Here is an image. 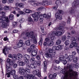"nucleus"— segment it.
Segmentation results:
<instances>
[{"instance_id":"obj_61","label":"nucleus","mask_w":79,"mask_h":79,"mask_svg":"<svg viewBox=\"0 0 79 79\" xmlns=\"http://www.w3.org/2000/svg\"><path fill=\"white\" fill-rule=\"evenodd\" d=\"M63 63L64 64H67V61L66 60H63Z\"/></svg>"},{"instance_id":"obj_29","label":"nucleus","mask_w":79,"mask_h":79,"mask_svg":"<svg viewBox=\"0 0 79 79\" xmlns=\"http://www.w3.org/2000/svg\"><path fill=\"white\" fill-rule=\"evenodd\" d=\"M12 60L14 61H16V60H18V56L17 55L14 54L13 55Z\"/></svg>"},{"instance_id":"obj_44","label":"nucleus","mask_w":79,"mask_h":79,"mask_svg":"<svg viewBox=\"0 0 79 79\" xmlns=\"http://www.w3.org/2000/svg\"><path fill=\"white\" fill-rule=\"evenodd\" d=\"M9 19L10 20H12L14 19V15L11 14L9 15Z\"/></svg>"},{"instance_id":"obj_22","label":"nucleus","mask_w":79,"mask_h":79,"mask_svg":"<svg viewBox=\"0 0 79 79\" xmlns=\"http://www.w3.org/2000/svg\"><path fill=\"white\" fill-rule=\"evenodd\" d=\"M25 77L27 79H34V76L32 74H29L26 77Z\"/></svg>"},{"instance_id":"obj_3","label":"nucleus","mask_w":79,"mask_h":79,"mask_svg":"<svg viewBox=\"0 0 79 79\" xmlns=\"http://www.w3.org/2000/svg\"><path fill=\"white\" fill-rule=\"evenodd\" d=\"M30 61L31 63V64L30 65L27 64V68H36L37 64L38 66H40L41 64L40 61H37L35 60V58L34 57H32L30 59ZM32 62H34V63H32Z\"/></svg>"},{"instance_id":"obj_26","label":"nucleus","mask_w":79,"mask_h":79,"mask_svg":"<svg viewBox=\"0 0 79 79\" xmlns=\"http://www.w3.org/2000/svg\"><path fill=\"white\" fill-rule=\"evenodd\" d=\"M31 39H33V42L34 44H36L37 43V39L35 38V35H34L33 37H32Z\"/></svg>"},{"instance_id":"obj_27","label":"nucleus","mask_w":79,"mask_h":79,"mask_svg":"<svg viewBox=\"0 0 79 79\" xmlns=\"http://www.w3.org/2000/svg\"><path fill=\"white\" fill-rule=\"evenodd\" d=\"M37 51L35 50H34L31 52V55L32 56H35L37 55Z\"/></svg>"},{"instance_id":"obj_50","label":"nucleus","mask_w":79,"mask_h":79,"mask_svg":"<svg viewBox=\"0 0 79 79\" xmlns=\"http://www.w3.org/2000/svg\"><path fill=\"white\" fill-rule=\"evenodd\" d=\"M18 12L20 14V15H24L25 14L24 12L23 11H19Z\"/></svg>"},{"instance_id":"obj_5","label":"nucleus","mask_w":79,"mask_h":79,"mask_svg":"<svg viewBox=\"0 0 79 79\" xmlns=\"http://www.w3.org/2000/svg\"><path fill=\"white\" fill-rule=\"evenodd\" d=\"M19 73L21 75H23L25 77H26L27 74H30L31 73V70L27 68L25 70L23 68H20L19 70Z\"/></svg>"},{"instance_id":"obj_36","label":"nucleus","mask_w":79,"mask_h":79,"mask_svg":"<svg viewBox=\"0 0 79 79\" xmlns=\"http://www.w3.org/2000/svg\"><path fill=\"white\" fill-rule=\"evenodd\" d=\"M25 44L26 45H27V46H29L31 45V42H30V40H27L25 42Z\"/></svg>"},{"instance_id":"obj_41","label":"nucleus","mask_w":79,"mask_h":79,"mask_svg":"<svg viewBox=\"0 0 79 79\" xmlns=\"http://www.w3.org/2000/svg\"><path fill=\"white\" fill-rule=\"evenodd\" d=\"M77 60H78V58L77 57H75L73 58V61L74 63H76L77 61Z\"/></svg>"},{"instance_id":"obj_6","label":"nucleus","mask_w":79,"mask_h":79,"mask_svg":"<svg viewBox=\"0 0 79 79\" xmlns=\"http://www.w3.org/2000/svg\"><path fill=\"white\" fill-rule=\"evenodd\" d=\"M43 4L42 3L40 2H38L36 3V1L34 0L33 2H31V5L33 6H40L42 5H49L50 4L48 2V0H44L43 1Z\"/></svg>"},{"instance_id":"obj_51","label":"nucleus","mask_w":79,"mask_h":79,"mask_svg":"<svg viewBox=\"0 0 79 79\" xmlns=\"http://www.w3.org/2000/svg\"><path fill=\"white\" fill-rule=\"evenodd\" d=\"M30 48L31 49H34V48H35V46L34 44H32L30 47Z\"/></svg>"},{"instance_id":"obj_25","label":"nucleus","mask_w":79,"mask_h":79,"mask_svg":"<svg viewBox=\"0 0 79 79\" xmlns=\"http://www.w3.org/2000/svg\"><path fill=\"white\" fill-rule=\"evenodd\" d=\"M17 60L22 59V58H23V56L21 53H19L17 54Z\"/></svg>"},{"instance_id":"obj_57","label":"nucleus","mask_w":79,"mask_h":79,"mask_svg":"<svg viewBox=\"0 0 79 79\" xmlns=\"http://www.w3.org/2000/svg\"><path fill=\"white\" fill-rule=\"evenodd\" d=\"M68 58V55L66 54L64 56V59H65V60H67Z\"/></svg>"},{"instance_id":"obj_9","label":"nucleus","mask_w":79,"mask_h":79,"mask_svg":"<svg viewBox=\"0 0 79 79\" xmlns=\"http://www.w3.org/2000/svg\"><path fill=\"white\" fill-rule=\"evenodd\" d=\"M51 17V13H49L48 14L46 15L45 14H41L40 15L39 20L40 22L43 21L44 18H47L48 19H49Z\"/></svg>"},{"instance_id":"obj_1","label":"nucleus","mask_w":79,"mask_h":79,"mask_svg":"<svg viewBox=\"0 0 79 79\" xmlns=\"http://www.w3.org/2000/svg\"><path fill=\"white\" fill-rule=\"evenodd\" d=\"M73 67H74L75 68H79V64L78 63H76L75 64H69L68 63L67 64V70L64 69L60 71V73L63 74H67V76L69 77H77V72L73 71Z\"/></svg>"},{"instance_id":"obj_45","label":"nucleus","mask_w":79,"mask_h":79,"mask_svg":"<svg viewBox=\"0 0 79 79\" xmlns=\"http://www.w3.org/2000/svg\"><path fill=\"white\" fill-rule=\"evenodd\" d=\"M56 3L57 5H61V2L59 0H57L56 2Z\"/></svg>"},{"instance_id":"obj_7","label":"nucleus","mask_w":79,"mask_h":79,"mask_svg":"<svg viewBox=\"0 0 79 79\" xmlns=\"http://www.w3.org/2000/svg\"><path fill=\"white\" fill-rule=\"evenodd\" d=\"M10 64L8 63L6 65V70L8 73L13 76L16 74V71L15 70H11V68L10 66Z\"/></svg>"},{"instance_id":"obj_10","label":"nucleus","mask_w":79,"mask_h":79,"mask_svg":"<svg viewBox=\"0 0 79 79\" xmlns=\"http://www.w3.org/2000/svg\"><path fill=\"white\" fill-rule=\"evenodd\" d=\"M77 39V37H75V38H74L73 41H72V43H71L70 46V48H73V47H76L77 46L78 44L76 40Z\"/></svg>"},{"instance_id":"obj_8","label":"nucleus","mask_w":79,"mask_h":79,"mask_svg":"<svg viewBox=\"0 0 79 79\" xmlns=\"http://www.w3.org/2000/svg\"><path fill=\"white\" fill-rule=\"evenodd\" d=\"M48 52L49 53H51V54H49L48 52H46L45 54V56L46 57L48 58V57H50V58H52V57H55V54L56 52H53V50L51 48H49L48 49Z\"/></svg>"},{"instance_id":"obj_18","label":"nucleus","mask_w":79,"mask_h":79,"mask_svg":"<svg viewBox=\"0 0 79 79\" xmlns=\"http://www.w3.org/2000/svg\"><path fill=\"white\" fill-rule=\"evenodd\" d=\"M8 47L6 46H5L4 47L3 50V53L5 55L9 53V52L8 51Z\"/></svg>"},{"instance_id":"obj_54","label":"nucleus","mask_w":79,"mask_h":79,"mask_svg":"<svg viewBox=\"0 0 79 79\" xmlns=\"http://www.w3.org/2000/svg\"><path fill=\"white\" fill-rule=\"evenodd\" d=\"M41 30L42 33H44V27H42L40 28Z\"/></svg>"},{"instance_id":"obj_31","label":"nucleus","mask_w":79,"mask_h":79,"mask_svg":"<svg viewBox=\"0 0 79 79\" xmlns=\"http://www.w3.org/2000/svg\"><path fill=\"white\" fill-rule=\"evenodd\" d=\"M64 76L62 77H61V79H69V77L67 76V73H66V74H64Z\"/></svg>"},{"instance_id":"obj_28","label":"nucleus","mask_w":79,"mask_h":79,"mask_svg":"<svg viewBox=\"0 0 79 79\" xmlns=\"http://www.w3.org/2000/svg\"><path fill=\"white\" fill-rule=\"evenodd\" d=\"M23 11L25 12V13H31L32 12V11L31 10L27 9H23Z\"/></svg>"},{"instance_id":"obj_43","label":"nucleus","mask_w":79,"mask_h":79,"mask_svg":"<svg viewBox=\"0 0 79 79\" xmlns=\"http://www.w3.org/2000/svg\"><path fill=\"white\" fill-rule=\"evenodd\" d=\"M67 22L68 24H70L71 23V19H70V17H69L67 19Z\"/></svg>"},{"instance_id":"obj_52","label":"nucleus","mask_w":79,"mask_h":79,"mask_svg":"<svg viewBox=\"0 0 79 79\" xmlns=\"http://www.w3.org/2000/svg\"><path fill=\"white\" fill-rule=\"evenodd\" d=\"M76 52L74 51H73L72 53V56H76Z\"/></svg>"},{"instance_id":"obj_39","label":"nucleus","mask_w":79,"mask_h":79,"mask_svg":"<svg viewBox=\"0 0 79 79\" xmlns=\"http://www.w3.org/2000/svg\"><path fill=\"white\" fill-rule=\"evenodd\" d=\"M66 38V35H63L62 37V40H63V41H65Z\"/></svg>"},{"instance_id":"obj_53","label":"nucleus","mask_w":79,"mask_h":79,"mask_svg":"<svg viewBox=\"0 0 79 79\" xmlns=\"http://www.w3.org/2000/svg\"><path fill=\"white\" fill-rule=\"evenodd\" d=\"M14 2V0H8V2L9 3H13Z\"/></svg>"},{"instance_id":"obj_55","label":"nucleus","mask_w":79,"mask_h":79,"mask_svg":"<svg viewBox=\"0 0 79 79\" xmlns=\"http://www.w3.org/2000/svg\"><path fill=\"white\" fill-rule=\"evenodd\" d=\"M34 19V21L37 22L38 21V19H39V16L35 18Z\"/></svg>"},{"instance_id":"obj_56","label":"nucleus","mask_w":79,"mask_h":79,"mask_svg":"<svg viewBox=\"0 0 79 79\" xmlns=\"http://www.w3.org/2000/svg\"><path fill=\"white\" fill-rule=\"evenodd\" d=\"M13 77L14 78V79H18V75H13Z\"/></svg>"},{"instance_id":"obj_46","label":"nucleus","mask_w":79,"mask_h":79,"mask_svg":"<svg viewBox=\"0 0 79 79\" xmlns=\"http://www.w3.org/2000/svg\"><path fill=\"white\" fill-rule=\"evenodd\" d=\"M17 24V22H13V24H12L13 27H15L16 26Z\"/></svg>"},{"instance_id":"obj_2","label":"nucleus","mask_w":79,"mask_h":79,"mask_svg":"<svg viewBox=\"0 0 79 79\" xmlns=\"http://www.w3.org/2000/svg\"><path fill=\"white\" fill-rule=\"evenodd\" d=\"M5 12L3 11L0 13V27L6 28L9 25L8 23L10 22L9 19L7 17L4 15Z\"/></svg>"},{"instance_id":"obj_42","label":"nucleus","mask_w":79,"mask_h":79,"mask_svg":"<svg viewBox=\"0 0 79 79\" xmlns=\"http://www.w3.org/2000/svg\"><path fill=\"white\" fill-rule=\"evenodd\" d=\"M66 38H67V39H68V40H69V39H71L73 40H74V38H75V37H73L71 38V36H70L69 35H68L67 36V37H66Z\"/></svg>"},{"instance_id":"obj_64","label":"nucleus","mask_w":79,"mask_h":79,"mask_svg":"<svg viewBox=\"0 0 79 79\" xmlns=\"http://www.w3.org/2000/svg\"><path fill=\"white\" fill-rule=\"evenodd\" d=\"M77 51L78 53L79 54V47L77 46L76 48Z\"/></svg>"},{"instance_id":"obj_20","label":"nucleus","mask_w":79,"mask_h":79,"mask_svg":"<svg viewBox=\"0 0 79 79\" xmlns=\"http://www.w3.org/2000/svg\"><path fill=\"white\" fill-rule=\"evenodd\" d=\"M55 16L56 19H58L59 20L62 19V16L60 15V14L58 12L56 13Z\"/></svg>"},{"instance_id":"obj_59","label":"nucleus","mask_w":79,"mask_h":79,"mask_svg":"<svg viewBox=\"0 0 79 79\" xmlns=\"http://www.w3.org/2000/svg\"><path fill=\"white\" fill-rule=\"evenodd\" d=\"M14 8H15V10H16L17 11H19L21 10V9L19 7H14Z\"/></svg>"},{"instance_id":"obj_37","label":"nucleus","mask_w":79,"mask_h":79,"mask_svg":"<svg viewBox=\"0 0 79 79\" xmlns=\"http://www.w3.org/2000/svg\"><path fill=\"white\" fill-rule=\"evenodd\" d=\"M64 44L66 46H68L70 44V41L69 40H66Z\"/></svg>"},{"instance_id":"obj_23","label":"nucleus","mask_w":79,"mask_h":79,"mask_svg":"<svg viewBox=\"0 0 79 79\" xmlns=\"http://www.w3.org/2000/svg\"><path fill=\"white\" fill-rule=\"evenodd\" d=\"M79 2L78 1H74L72 4L73 7H76L77 5H79Z\"/></svg>"},{"instance_id":"obj_60","label":"nucleus","mask_w":79,"mask_h":79,"mask_svg":"<svg viewBox=\"0 0 79 79\" xmlns=\"http://www.w3.org/2000/svg\"><path fill=\"white\" fill-rule=\"evenodd\" d=\"M7 2V0H2V3L4 4H5Z\"/></svg>"},{"instance_id":"obj_47","label":"nucleus","mask_w":79,"mask_h":79,"mask_svg":"<svg viewBox=\"0 0 79 79\" xmlns=\"http://www.w3.org/2000/svg\"><path fill=\"white\" fill-rule=\"evenodd\" d=\"M63 60H64V56H61L59 57L60 61H63Z\"/></svg>"},{"instance_id":"obj_34","label":"nucleus","mask_w":79,"mask_h":79,"mask_svg":"<svg viewBox=\"0 0 79 79\" xmlns=\"http://www.w3.org/2000/svg\"><path fill=\"white\" fill-rule=\"evenodd\" d=\"M4 10L5 11H8L10 10V6H6L4 7Z\"/></svg>"},{"instance_id":"obj_13","label":"nucleus","mask_w":79,"mask_h":79,"mask_svg":"<svg viewBox=\"0 0 79 79\" xmlns=\"http://www.w3.org/2000/svg\"><path fill=\"white\" fill-rule=\"evenodd\" d=\"M24 45V44L23 43V41L21 40H19V42L17 43V46L18 48L23 47Z\"/></svg>"},{"instance_id":"obj_11","label":"nucleus","mask_w":79,"mask_h":79,"mask_svg":"<svg viewBox=\"0 0 79 79\" xmlns=\"http://www.w3.org/2000/svg\"><path fill=\"white\" fill-rule=\"evenodd\" d=\"M45 40L47 43L48 46L49 47H52V46H53L54 45V42L51 40H50L48 38H46Z\"/></svg>"},{"instance_id":"obj_21","label":"nucleus","mask_w":79,"mask_h":79,"mask_svg":"<svg viewBox=\"0 0 79 79\" xmlns=\"http://www.w3.org/2000/svg\"><path fill=\"white\" fill-rule=\"evenodd\" d=\"M40 14V12H35L32 14V16L33 18H36V17H38Z\"/></svg>"},{"instance_id":"obj_63","label":"nucleus","mask_w":79,"mask_h":79,"mask_svg":"<svg viewBox=\"0 0 79 79\" xmlns=\"http://www.w3.org/2000/svg\"><path fill=\"white\" fill-rule=\"evenodd\" d=\"M57 47L56 46H53L52 48L53 50H56Z\"/></svg>"},{"instance_id":"obj_17","label":"nucleus","mask_w":79,"mask_h":79,"mask_svg":"<svg viewBox=\"0 0 79 79\" xmlns=\"http://www.w3.org/2000/svg\"><path fill=\"white\" fill-rule=\"evenodd\" d=\"M26 35L27 37L32 38V37H33L34 35V33L33 32H30L27 33H26Z\"/></svg>"},{"instance_id":"obj_48","label":"nucleus","mask_w":79,"mask_h":79,"mask_svg":"<svg viewBox=\"0 0 79 79\" xmlns=\"http://www.w3.org/2000/svg\"><path fill=\"white\" fill-rule=\"evenodd\" d=\"M28 21L29 22H32V19L31 17H29L27 19Z\"/></svg>"},{"instance_id":"obj_33","label":"nucleus","mask_w":79,"mask_h":79,"mask_svg":"<svg viewBox=\"0 0 79 79\" xmlns=\"http://www.w3.org/2000/svg\"><path fill=\"white\" fill-rule=\"evenodd\" d=\"M17 63L20 66H24V63L20 60L18 61L17 62Z\"/></svg>"},{"instance_id":"obj_16","label":"nucleus","mask_w":79,"mask_h":79,"mask_svg":"<svg viewBox=\"0 0 79 79\" xmlns=\"http://www.w3.org/2000/svg\"><path fill=\"white\" fill-rule=\"evenodd\" d=\"M15 6H17V7H19L20 8H24V5L23 3H19V2H16L15 3Z\"/></svg>"},{"instance_id":"obj_62","label":"nucleus","mask_w":79,"mask_h":79,"mask_svg":"<svg viewBox=\"0 0 79 79\" xmlns=\"http://www.w3.org/2000/svg\"><path fill=\"white\" fill-rule=\"evenodd\" d=\"M69 79H79L77 78V77H69Z\"/></svg>"},{"instance_id":"obj_12","label":"nucleus","mask_w":79,"mask_h":79,"mask_svg":"<svg viewBox=\"0 0 79 79\" xmlns=\"http://www.w3.org/2000/svg\"><path fill=\"white\" fill-rule=\"evenodd\" d=\"M30 58V56L25 54L23 56V60L24 63L26 64H28L29 63V60H28Z\"/></svg>"},{"instance_id":"obj_32","label":"nucleus","mask_w":79,"mask_h":79,"mask_svg":"<svg viewBox=\"0 0 79 79\" xmlns=\"http://www.w3.org/2000/svg\"><path fill=\"white\" fill-rule=\"evenodd\" d=\"M44 72H46V71H47V63L46 61H44Z\"/></svg>"},{"instance_id":"obj_40","label":"nucleus","mask_w":79,"mask_h":79,"mask_svg":"<svg viewBox=\"0 0 79 79\" xmlns=\"http://www.w3.org/2000/svg\"><path fill=\"white\" fill-rule=\"evenodd\" d=\"M61 43V40H58L56 42V45H60Z\"/></svg>"},{"instance_id":"obj_38","label":"nucleus","mask_w":79,"mask_h":79,"mask_svg":"<svg viewBox=\"0 0 79 79\" xmlns=\"http://www.w3.org/2000/svg\"><path fill=\"white\" fill-rule=\"evenodd\" d=\"M54 70H60L61 69V68L60 67V66H58L57 67L56 66H55L54 67Z\"/></svg>"},{"instance_id":"obj_30","label":"nucleus","mask_w":79,"mask_h":79,"mask_svg":"<svg viewBox=\"0 0 79 79\" xmlns=\"http://www.w3.org/2000/svg\"><path fill=\"white\" fill-rule=\"evenodd\" d=\"M56 47V50H61V49L63 48L64 46L63 45H60Z\"/></svg>"},{"instance_id":"obj_24","label":"nucleus","mask_w":79,"mask_h":79,"mask_svg":"<svg viewBox=\"0 0 79 79\" xmlns=\"http://www.w3.org/2000/svg\"><path fill=\"white\" fill-rule=\"evenodd\" d=\"M73 59V56L72 55H69L68 56L67 60L68 62H70V61H72Z\"/></svg>"},{"instance_id":"obj_58","label":"nucleus","mask_w":79,"mask_h":79,"mask_svg":"<svg viewBox=\"0 0 79 79\" xmlns=\"http://www.w3.org/2000/svg\"><path fill=\"white\" fill-rule=\"evenodd\" d=\"M44 7H41L39 8H37V11H39L40 10H42V9H44Z\"/></svg>"},{"instance_id":"obj_49","label":"nucleus","mask_w":79,"mask_h":79,"mask_svg":"<svg viewBox=\"0 0 79 79\" xmlns=\"http://www.w3.org/2000/svg\"><path fill=\"white\" fill-rule=\"evenodd\" d=\"M75 12V10L73 8H72L70 10H69V13H74Z\"/></svg>"},{"instance_id":"obj_19","label":"nucleus","mask_w":79,"mask_h":79,"mask_svg":"<svg viewBox=\"0 0 79 79\" xmlns=\"http://www.w3.org/2000/svg\"><path fill=\"white\" fill-rule=\"evenodd\" d=\"M56 75H57V74L56 73H54L53 75L50 74L48 76L49 78L50 79H54L55 78H56Z\"/></svg>"},{"instance_id":"obj_4","label":"nucleus","mask_w":79,"mask_h":79,"mask_svg":"<svg viewBox=\"0 0 79 79\" xmlns=\"http://www.w3.org/2000/svg\"><path fill=\"white\" fill-rule=\"evenodd\" d=\"M59 29L61 31H54L52 32L54 35H56L58 37H60L63 34H64V32H65L64 27L63 26H60L58 28H55V31H57V30H58Z\"/></svg>"},{"instance_id":"obj_14","label":"nucleus","mask_w":79,"mask_h":79,"mask_svg":"<svg viewBox=\"0 0 79 79\" xmlns=\"http://www.w3.org/2000/svg\"><path fill=\"white\" fill-rule=\"evenodd\" d=\"M33 73L34 75H36L39 77H41V74H40V72L39 71L38 69L36 70H34L33 72Z\"/></svg>"},{"instance_id":"obj_35","label":"nucleus","mask_w":79,"mask_h":79,"mask_svg":"<svg viewBox=\"0 0 79 79\" xmlns=\"http://www.w3.org/2000/svg\"><path fill=\"white\" fill-rule=\"evenodd\" d=\"M24 19L21 18L19 20H18V21H19V22L21 24H22V23H23L24 22Z\"/></svg>"},{"instance_id":"obj_15","label":"nucleus","mask_w":79,"mask_h":79,"mask_svg":"<svg viewBox=\"0 0 79 79\" xmlns=\"http://www.w3.org/2000/svg\"><path fill=\"white\" fill-rule=\"evenodd\" d=\"M49 35H50L51 38H46L49 39L50 40H51V41H53V40H55V35H54L53 34V33L52 32H50V33Z\"/></svg>"}]
</instances>
